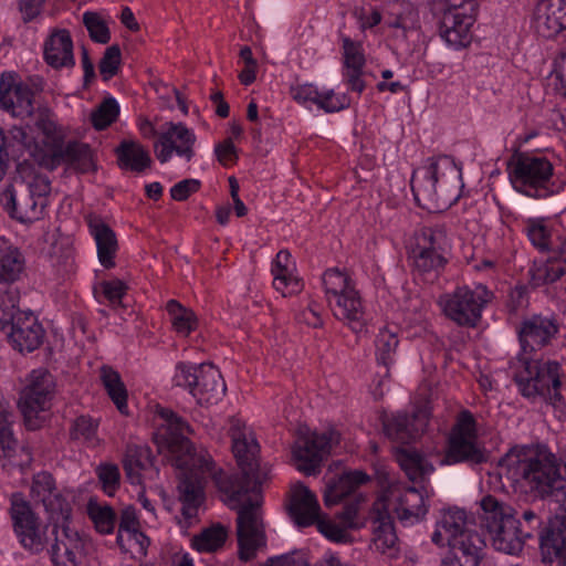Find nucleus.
Wrapping results in <instances>:
<instances>
[{
	"instance_id": "c85d7f7f",
	"label": "nucleus",
	"mask_w": 566,
	"mask_h": 566,
	"mask_svg": "<svg viewBox=\"0 0 566 566\" xmlns=\"http://www.w3.org/2000/svg\"><path fill=\"white\" fill-rule=\"evenodd\" d=\"M86 220L96 243L99 262L106 269L113 268L115 265L114 258L118 250L115 232L98 216L91 214Z\"/></svg>"
},
{
	"instance_id": "ddd939ff",
	"label": "nucleus",
	"mask_w": 566,
	"mask_h": 566,
	"mask_svg": "<svg viewBox=\"0 0 566 566\" xmlns=\"http://www.w3.org/2000/svg\"><path fill=\"white\" fill-rule=\"evenodd\" d=\"M491 296L492 293L483 284L473 287L460 286L452 293L440 296L439 304L444 315L458 325L474 327Z\"/></svg>"
},
{
	"instance_id": "aec40b11",
	"label": "nucleus",
	"mask_w": 566,
	"mask_h": 566,
	"mask_svg": "<svg viewBox=\"0 0 566 566\" xmlns=\"http://www.w3.org/2000/svg\"><path fill=\"white\" fill-rule=\"evenodd\" d=\"M378 504L381 509L395 511L397 517L403 523L418 522L428 512L422 493L415 486L400 483L390 485L386 501Z\"/></svg>"
},
{
	"instance_id": "a19ab883",
	"label": "nucleus",
	"mask_w": 566,
	"mask_h": 566,
	"mask_svg": "<svg viewBox=\"0 0 566 566\" xmlns=\"http://www.w3.org/2000/svg\"><path fill=\"white\" fill-rule=\"evenodd\" d=\"M398 461L408 479L412 482L422 481L424 476L433 471V467L419 453L409 450H402L398 454Z\"/></svg>"
},
{
	"instance_id": "2eb2a0df",
	"label": "nucleus",
	"mask_w": 566,
	"mask_h": 566,
	"mask_svg": "<svg viewBox=\"0 0 566 566\" xmlns=\"http://www.w3.org/2000/svg\"><path fill=\"white\" fill-rule=\"evenodd\" d=\"M476 12L475 0L452 3L444 10L440 23V35L449 46L459 50L471 43V29L476 20Z\"/></svg>"
},
{
	"instance_id": "680f3d73",
	"label": "nucleus",
	"mask_w": 566,
	"mask_h": 566,
	"mask_svg": "<svg viewBox=\"0 0 566 566\" xmlns=\"http://www.w3.org/2000/svg\"><path fill=\"white\" fill-rule=\"evenodd\" d=\"M101 289L104 297L113 306L122 304V298L126 294L127 285L118 279L104 281L101 283Z\"/></svg>"
},
{
	"instance_id": "bf43d9fd",
	"label": "nucleus",
	"mask_w": 566,
	"mask_h": 566,
	"mask_svg": "<svg viewBox=\"0 0 566 566\" xmlns=\"http://www.w3.org/2000/svg\"><path fill=\"white\" fill-rule=\"evenodd\" d=\"M120 65V49L112 45L106 49L99 62V72L104 81H108L118 72Z\"/></svg>"
},
{
	"instance_id": "0eeeda50",
	"label": "nucleus",
	"mask_w": 566,
	"mask_h": 566,
	"mask_svg": "<svg viewBox=\"0 0 566 566\" xmlns=\"http://www.w3.org/2000/svg\"><path fill=\"white\" fill-rule=\"evenodd\" d=\"M50 191L49 178L33 175L28 180H15L9 185L1 192L0 201L12 218L29 223L43 217Z\"/></svg>"
},
{
	"instance_id": "4d7b16f0",
	"label": "nucleus",
	"mask_w": 566,
	"mask_h": 566,
	"mask_svg": "<svg viewBox=\"0 0 566 566\" xmlns=\"http://www.w3.org/2000/svg\"><path fill=\"white\" fill-rule=\"evenodd\" d=\"M98 480L102 484L103 491L113 496L119 486V470L115 464H101L96 469Z\"/></svg>"
},
{
	"instance_id": "338daca9",
	"label": "nucleus",
	"mask_w": 566,
	"mask_h": 566,
	"mask_svg": "<svg viewBox=\"0 0 566 566\" xmlns=\"http://www.w3.org/2000/svg\"><path fill=\"white\" fill-rule=\"evenodd\" d=\"M200 187V181L197 179H184L170 189V196L174 200L184 201L191 193L196 192Z\"/></svg>"
},
{
	"instance_id": "9d476101",
	"label": "nucleus",
	"mask_w": 566,
	"mask_h": 566,
	"mask_svg": "<svg viewBox=\"0 0 566 566\" xmlns=\"http://www.w3.org/2000/svg\"><path fill=\"white\" fill-rule=\"evenodd\" d=\"M489 459L490 453L476 434L473 416L469 411L461 412L448 436L441 463H462L474 468L486 463Z\"/></svg>"
},
{
	"instance_id": "bb28decb",
	"label": "nucleus",
	"mask_w": 566,
	"mask_h": 566,
	"mask_svg": "<svg viewBox=\"0 0 566 566\" xmlns=\"http://www.w3.org/2000/svg\"><path fill=\"white\" fill-rule=\"evenodd\" d=\"M336 318L346 322L354 333H361L367 324L361 298L354 287L328 304Z\"/></svg>"
},
{
	"instance_id": "c03bdc74",
	"label": "nucleus",
	"mask_w": 566,
	"mask_h": 566,
	"mask_svg": "<svg viewBox=\"0 0 566 566\" xmlns=\"http://www.w3.org/2000/svg\"><path fill=\"white\" fill-rule=\"evenodd\" d=\"M35 126L45 136L48 148L45 153H51L64 139L62 128L56 124L55 117L49 108L39 111Z\"/></svg>"
},
{
	"instance_id": "774afa93",
	"label": "nucleus",
	"mask_w": 566,
	"mask_h": 566,
	"mask_svg": "<svg viewBox=\"0 0 566 566\" xmlns=\"http://www.w3.org/2000/svg\"><path fill=\"white\" fill-rule=\"evenodd\" d=\"M553 75L555 77V88L566 96V50L563 51L554 62Z\"/></svg>"
},
{
	"instance_id": "5fc2aeb1",
	"label": "nucleus",
	"mask_w": 566,
	"mask_h": 566,
	"mask_svg": "<svg viewBox=\"0 0 566 566\" xmlns=\"http://www.w3.org/2000/svg\"><path fill=\"white\" fill-rule=\"evenodd\" d=\"M83 23L86 27L93 41L105 44L109 41L111 34L107 25L96 12H85Z\"/></svg>"
},
{
	"instance_id": "e2e57ef3",
	"label": "nucleus",
	"mask_w": 566,
	"mask_h": 566,
	"mask_svg": "<svg viewBox=\"0 0 566 566\" xmlns=\"http://www.w3.org/2000/svg\"><path fill=\"white\" fill-rule=\"evenodd\" d=\"M391 28L401 29L403 33L416 30L419 27L418 12L412 6H407L405 11L397 14L396 18L388 22Z\"/></svg>"
},
{
	"instance_id": "a878e982",
	"label": "nucleus",
	"mask_w": 566,
	"mask_h": 566,
	"mask_svg": "<svg viewBox=\"0 0 566 566\" xmlns=\"http://www.w3.org/2000/svg\"><path fill=\"white\" fill-rule=\"evenodd\" d=\"M535 27L544 38L566 29V0H539L534 12Z\"/></svg>"
},
{
	"instance_id": "79ce46f5",
	"label": "nucleus",
	"mask_w": 566,
	"mask_h": 566,
	"mask_svg": "<svg viewBox=\"0 0 566 566\" xmlns=\"http://www.w3.org/2000/svg\"><path fill=\"white\" fill-rule=\"evenodd\" d=\"M167 313L170 316L174 328L181 335H189L197 327L195 313L184 307L176 300H170L166 304Z\"/></svg>"
},
{
	"instance_id": "f704fd0d",
	"label": "nucleus",
	"mask_w": 566,
	"mask_h": 566,
	"mask_svg": "<svg viewBox=\"0 0 566 566\" xmlns=\"http://www.w3.org/2000/svg\"><path fill=\"white\" fill-rule=\"evenodd\" d=\"M368 480L366 473L359 470L344 472L337 481L331 484L324 494V502L327 506L337 504L344 497L355 491L356 488Z\"/></svg>"
},
{
	"instance_id": "9b49d317",
	"label": "nucleus",
	"mask_w": 566,
	"mask_h": 566,
	"mask_svg": "<svg viewBox=\"0 0 566 566\" xmlns=\"http://www.w3.org/2000/svg\"><path fill=\"white\" fill-rule=\"evenodd\" d=\"M174 382L187 389L199 405L206 406L220 401L227 389L220 371L212 364L179 363Z\"/></svg>"
},
{
	"instance_id": "e433bc0d",
	"label": "nucleus",
	"mask_w": 566,
	"mask_h": 566,
	"mask_svg": "<svg viewBox=\"0 0 566 566\" xmlns=\"http://www.w3.org/2000/svg\"><path fill=\"white\" fill-rule=\"evenodd\" d=\"M24 269V258L18 248L0 240V283L15 282Z\"/></svg>"
},
{
	"instance_id": "6ab92c4d",
	"label": "nucleus",
	"mask_w": 566,
	"mask_h": 566,
	"mask_svg": "<svg viewBox=\"0 0 566 566\" xmlns=\"http://www.w3.org/2000/svg\"><path fill=\"white\" fill-rule=\"evenodd\" d=\"M158 139L154 144L157 159L165 164L170 160L172 154L190 161L195 156V133L181 123H166L157 134Z\"/></svg>"
},
{
	"instance_id": "864d4df0",
	"label": "nucleus",
	"mask_w": 566,
	"mask_h": 566,
	"mask_svg": "<svg viewBox=\"0 0 566 566\" xmlns=\"http://www.w3.org/2000/svg\"><path fill=\"white\" fill-rule=\"evenodd\" d=\"M19 294L18 291L14 289L7 290L1 296H0V310L2 312L0 316V324L1 326L8 324L15 317H18V314L25 313L24 311H21L19 308Z\"/></svg>"
},
{
	"instance_id": "4be33fe9",
	"label": "nucleus",
	"mask_w": 566,
	"mask_h": 566,
	"mask_svg": "<svg viewBox=\"0 0 566 566\" xmlns=\"http://www.w3.org/2000/svg\"><path fill=\"white\" fill-rule=\"evenodd\" d=\"M558 333V325L553 317L533 315L525 319L518 331L522 347L521 357L547 345Z\"/></svg>"
},
{
	"instance_id": "412c9836",
	"label": "nucleus",
	"mask_w": 566,
	"mask_h": 566,
	"mask_svg": "<svg viewBox=\"0 0 566 566\" xmlns=\"http://www.w3.org/2000/svg\"><path fill=\"white\" fill-rule=\"evenodd\" d=\"M12 347L20 353L33 352L43 342L44 329L32 312L18 314V317L1 326Z\"/></svg>"
},
{
	"instance_id": "0e129e2a",
	"label": "nucleus",
	"mask_w": 566,
	"mask_h": 566,
	"mask_svg": "<svg viewBox=\"0 0 566 566\" xmlns=\"http://www.w3.org/2000/svg\"><path fill=\"white\" fill-rule=\"evenodd\" d=\"M318 531L324 534L327 538L337 542L345 543L348 538L347 528L344 524L338 525L328 520H319L317 521Z\"/></svg>"
},
{
	"instance_id": "13d9d810",
	"label": "nucleus",
	"mask_w": 566,
	"mask_h": 566,
	"mask_svg": "<svg viewBox=\"0 0 566 566\" xmlns=\"http://www.w3.org/2000/svg\"><path fill=\"white\" fill-rule=\"evenodd\" d=\"M315 104L326 113H334L347 108L350 102L345 94L337 95L333 90H327L319 92Z\"/></svg>"
},
{
	"instance_id": "de8ad7c7",
	"label": "nucleus",
	"mask_w": 566,
	"mask_h": 566,
	"mask_svg": "<svg viewBox=\"0 0 566 566\" xmlns=\"http://www.w3.org/2000/svg\"><path fill=\"white\" fill-rule=\"evenodd\" d=\"M97 428V420L88 416H80L72 424L70 431L71 439L90 447H95L98 443Z\"/></svg>"
},
{
	"instance_id": "3c124183",
	"label": "nucleus",
	"mask_w": 566,
	"mask_h": 566,
	"mask_svg": "<svg viewBox=\"0 0 566 566\" xmlns=\"http://www.w3.org/2000/svg\"><path fill=\"white\" fill-rule=\"evenodd\" d=\"M524 232L531 243L541 251H546L551 245V232L543 220L528 219L524 224Z\"/></svg>"
},
{
	"instance_id": "20e7f679",
	"label": "nucleus",
	"mask_w": 566,
	"mask_h": 566,
	"mask_svg": "<svg viewBox=\"0 0 566 566\" xmlns=\"http://www.w3.org/2000/svg\"><path fill=\"white\" fill-rule=\"evenodd\" d=\"M431 541L439 547H449L441 566H478L481 560L484 541L463 510L442 511Z\"/></svg>"
},
{
	"instance_id": "b1692460",
	"label": "nucleus",
	"mask_w": 566,
	"mask_h": 566,
	"mask_svg": "<svg viewBox=\"0 0 566 566\" xmlns=\"http://www.w3.org/2000/svg\"><path fill=\"white\" fill-rule=\"evenodd\" d=\"M429 422V412L420 408L412 415L397 413L388 419L385 424L386 434L394 441L407 444L416 440L426 429Z\"/></svg>"
},
{
	"instance_id": "c756f323",
	"label": "nucleus",
	"mask_w": 566,
	"mask_h": 566,
	"mask_svg": "<svg viewBox=\"0 0 566 566\" xmlns=\"http://www.w3.org/2000/svg\"><path fill=\"white\" fill-rule=\"evenodd\" d=\"M289 511L291 517L300 527L317 524V521L321 520L316 496L304 485L294 489Z\"/></svg>"
},
{
	"instance_id": "2f4dec72",
	"label": "nucleus",
	"mask_w": 566,
	"mask_h": 566,
	"mask_svg": "<svg viewBox=\"0 0 566 566\" xmlns=\"http://www.w3.org/2000/svg\"><path fill=\"white\" fill-rule=\"evenodd\" d=\"M295 268L291 253L287 250L277 252L272 264L273 286L283 296L296 294L302 290V283L293 274Z\"/></svg>"
},
{
	"instance_id": "39448f33",
	"label": "nucleus",
	"mask_w": 566,
	"mask_h": 566,
	"mask_svg": "<svg viewBox=\"0 0 566 566\" xmlns=\"http://www.w3.org/2000/svg\"><path fill=\"white\" fill-rule=\"evenodd\" d=\"M507 174L513 189L533 199H547L562 190L554 180L553 164L544 156L516 154L507 163Z\"/></svg>"
},
{
	"instance_id": "cd10ccee",
	"label": "nucleus",
	"mask_w": 566,
	"mask_h": 566,
	"mask_svg": "<svg viewBox=\"0 0 566 566\" xmlns=\"http://www.w3.org/2000/svg\"><path fill=\"white\" fill-rule=\"evenodd\" d=\"M123 465L126 478L132 484H142L147 475L153 478V474L158 473L154 467L150 449L146 446H127Z\"/></svg>"
},
{
	"instance_id": "69168bd1",
	"label": "nucleus",
	"mask_w": 566,
	"mask_h": 566,
	"mask_svg": "<svg viewBox=\"0 0 566 566\" xmlns=\"http://www.w3.org/2000/svg\"><path fill=\"white\" fill-rule=\"evenodd\" d=\"M270 566H308L306 555L302 551L275 556L269 559Z\"/></svg>"
},
{
	"instance_id": "49530a36",
	"label": "nucleus",
	"mask_w": 566,
	"mask_h": 566,
	"mask_svg": "<svg viewBox=\"0 0 566 566\" xmlns=\"http://www.w3.org/2000/svg\"><path fill=\"white\" fill-rule=\"evenodd\" d=\"M13 424V412L6 405L0 403V447L6 457H12L18 448Z\"/></svg>"
},
{
	"instance_id": "052dcab7",
	"label": "nucleus",
	"mask_w": 566,
	"mask_h": 566,
	"mask_svg": "<svg viewBox=\"0 0 566 566\" xmlns=\"http://www.w3.org/2000/svg\"><path fill=\"white\" fill-rule=\"evenodd\" d=\"M32 143V138L24 128L14 126L8 132V135L3 137L0 144H2V147L17 148V151L22 153L24 149H31Z\"/></svg>"
},
{
	"instance_id": "f8f14e48",
	"label": "nucleus",
	"mask_w": 566,
	"mask_h": 566,
	"mask_svg": "<svg viewBox=\"0 0 566 566\" xmlns=\"http://www.w3.org/2000/svg\"><path fill=\"white\" fill-rule=\"evenodd\" d=\"M55 392L54 377L46 369L32 370L21 391L19 407L29 430L39 429L46 419Z\"/></svg>"
},
{
	"instance_id": "603ef678",
	"label": "nucleus",
	"mask_w": 566,
	"mask_h": 566,
	"mask_svg": "<svg viewBox=\"0 0 566 566\" xmlns=\"http://www.w3.org/2000/svg\"><path fill=\"white\" fill-rule=\"evenodd\" d=\"M119 532H127L142 548L149 545V538L139 531L136 510L133 506H127L122 511Z\"/></svg>"
},
{
	"instance_id": "6e6d98bb",
	"label": "nucleus",
	"mask_w": 566,
	"mask_h": 566,
	"mask_svg": "<svg viewBox=\"0 0 566 566\" xmlns=\"http://www.w3.org/2000/svg\"><path fill=\"white\" fill-rule=\"evenodd\" d=\"M343 67H364L365 55L360 42L353 41L348 36H342Z\"/></svg>"
},
{
	"instance_id": "dca6fc26",
	"label": "nucleus",
	"mask_w": 566,
	"mask_h": 566,
	"mask_svg": "<svg viewBox=\"0 0 566 566\" xmlns=\"http://www.w3.org/2000/svg\"><path fill=\"white\" fill-rule=\"evenodd\" d=\"M548 497L564 512L556 514L549 521L545 534L541 535L542 557L549 566H566V479Z\"/></svg>"
},
{
	"instance_id": "7ed1b4c3",
	"label": "nucleus",
	"mask_w": 566,
	"mask_h": 566,
	"mask_svg": "<svg viewBox=\"0 0 566 566\" xmlns=\"http://www.w3.org/2000/svg\"><path fill=\"white\" fill-rule=\"evenodd\" d=\"M501 470L514 482H524L541 497L564 483L556 458L545 449L514 447L501 460Z\"/></svg>"
},
{
	"instance_id": "423d86ee",
	"label": "nucleus",
	"mask_w": 566,
	"mask_h": 566,
	"mask_svg": "<svg viewBox=\"0 0 566 566\" xmlns=\"http://www.w3.org/2000/svg\"><path fill=\"white\" fill-rule=\"evenodd\" d=\"M481 509L492 546L507 555L520 554L531 532L525 531L520 518L515 517L514 509L492 495L482 499Z\"/></svg>"
},
{
	"instance_id": "473e14b6",
	"label": "nucleus",
	"mask_w": 566,
	"mask_h": 566,
	"mask_svg": "<svg viewBox=\"0 0 566 566\" xmlns=\"http://www.w3.org/2000/svg\"><path fill=\"white\" fill-rule=\"evenodd\" d=\"M30 495L35 502L42 503L48 512L63 511L65 500L57 491L53 476L48 472H40L33 476Z\"/></svg>"
},
{
	"instance_id": "a211bd4d",
	"label": "nucleus",
	"mask_w": 566,
	"mask_h": 566,
	"mask_svg": "<svg viewBox=\"0 0 566 566\" xmlns=\"http://www.w3.org/2000/svg\"><path fill=\"white\" fill-rule=\"evenodd\" d=\"M36 161L48 170H54L61 165H66L82 174L96 169L90 145L76 140L64 143L63 139L51 153L39 154Z\"/></svg>"
},
{
	"instance_id": "58836bf2",
	"label": "nucleus",
	"mask_w": 566,
	"mask_h": 566,
	"mask_svg": "<svg viewBox=\"0 0 566 566\" xmlns=\"http://www.w3.org/2000/svg\"><path fill=\"white\" fill-rule=\"evenodd\" d=\"M101 380L117 409L125 413L127 410V390L119 374L109 366L101 368Z\"/></svg>"
},
{
	"instance_id": "ea45409f",
	"label": "nucleus",
	"mask_w": 566,
	"mask_h": 566,
	"mask_svg": "<svg viewBox=\"0 0 566 566\" xmlns=\"http://www.w3.org/2000/svg\"><path fill=\"white\" fill-rule=\"evenodd\" d=\"M398 343L396 332L388 327L381 328L376 337V359L379 365L385 367V375L388 374L389 366L394 363Z\"/></svg>"
},
{
	"instance_id": "f257e3e1",
	"label": "nucleus",
	"mask_w": 566,
	"mask_h": 566,
	"mask_svg": "<svg viewBox=\"0 0 566 566\" xmlns=\"http://www.w3.org/2000/svg\"><path fill=\"white\" fill-rule=\"evenodd\" d=\"M163 428L154 436L160 453L168 452L174 464L182 471L178 484L181 515L186 527L197 521L198 509L203 501V482L210 476L217 488L228 496V502L238 511L237 535L239 556L242 560L254 557L259 547L265 545L261 515V486L269 478V470L258 462L259 444L253 433L239 418L229 420L232 451L241 469V476H229L217 470L207 452H197L187 434L190 426L172 410L160 409Z\"/></svg>"
},
{
	"instance_id": "1a4fd4ad",
	"label": "nucleus",
	"mask_w": 566,
	"mask_h": 566,
	"mask_svg": "<svg viewBox=\"0 0 566 566\" xmlns=\"http://www.w3.org/2000/svg\"><path fill=\"white\" fill-rule=\"evenodd\" d=\"M450 250L451 242L444 226L420 229L411 249L413 271L424 281L432 282L448 263Z\"/></svg>"
},
{
	"instance_id": "c9c22d12",
	"label": "nucleus",
	"mask_w": 566,
	"mask_h": 566,
	"mask_svg": "<svg viewBox=\"0 0 566 566\" xmlns=\"http://www.w3.org/2000/svg\"><path fill=\"white\" fill-rule=\"evenodd\" d=\"M375 511L376 515L373 521L374 544L377 551L386 553L396 545L398 537L388 511L381 509L378 503L375 505Z\"/></svg>"
},
{
	"instance_id": "4c0bfd02",
	"label": "nucleus",
	"mask_w": 566,
	"mask_h": 566,
	"mask_svg": "<svg viewBox=\"0 0 566 566\" xmlns=\"http://www.w3.org/2000/svg\"><path fill=\"white\" fill-rule=\"evenodd\" d=\"M566 274V242L560 245L544 264L538 266L535 272V279L545 284L554 283Z\"/></svg>"
},
{
	"instance_id": "7c9ffc66",
	"label": "nucleus",
	"mask_w": 566,
	"mask_h": 566,
	"mask_svg": "<svg viewBox=\"0 0 566 566\" xmlns=\"http://www.w3.org/2000/svg\"><path fill=\"white\" fill-rule=\"evenodd\" d=\"M44 60L54 69L75 65L73 41L69 31L63 29L51 33L44 43Z\"/></svg>"
},
{
	"instance_id": "5701e85b",
	"label": "nucleus",
	"mask_w": 566,
	"mask_h": 566,
	"mask_svg": "<svg viewBox=\"0 0 566 566\" xmlns=\"http://www.w3.org/2000/svg\"><path fill=\"white\" fill-rule=\"evenodd\" d=\"M0 105L13 116H30L33 113V92L23 83H17L10 73L0 77Z\"/></svg>"
},
{
	"instance_id": "6e6552de",
	"label": "nucleus",
	"mask_w": 566,
	"mask_h": 566,
	"mask_svg": "<svg viewBox=\"0 0 566 566\" xmlns=\"http://www.w3.org/2000/svg\"><path fill=\"white\" fill-rule=\"evenodd\" d=\"M524 371L516 375L515 380L521 394L527 398L542 397L547 400L559 416L566 415V403L559 391L560 365L557 361H542L530 357H521Z\"/></svg>"
},
{
	"instance_id": "72a5a7b5",
	"label": "nucleus",
	"mask_w": 566,
	"mask_h": 566,
	"mask_svg": "<svg viewBox=\"0 0 566 566\" xmlns=\"http://www.w3.org/2000/svg\"><path fill=\"white\" fill-rule=\"evenodd\" d=\"M118 165L122 169L142 172L150 166L148 151L133 140H123L116 148Z\"/></svg>"
},
{
	"instance_id": "f3484780",
	"label": "nucleus",
	"mask_w": 566,
	"mask_h": 566,
	"mask_svg": "<svg viewBox=\"0 0 566 566\" xmlns=\"http://www.w3.org/2000/svg\"><path fill=\"white\" fill-rule=\"evenodd\" d=\"M339 433L328 430L322 433L313 432L300 437L293 449L292 455L298 471L306 475H314L319 471L322 462L331 453L332 448L339 442Z\"/></svg>"
},
{
	"instance_id": "8fccbe9b",
	"label": "nucleus",
	"mask_w": 566,
	"mask_h": 566,
	"mask_svg": "<svg viewBox=\"0 0 566 566\" xmlns=\"http://www.w3.org/2000/svg\"><path fill=\"white\" fill-rule=\"evenodd\" d=\"M119 106L115 98H105L91 114L94 128L101 130L109 126L118 116Z\"/></svg>"
},
{
	"instance_id": "37998d69",
	"label": "nucleus",
	"mask_w": 566,
	"mask_h": 566,
	"mask_svg": "<svg viewBox=\"0 0 566 566\" xmlns=\"http://www.w3.org/2000/svg\"><path fill=\"white\" fill-rule=\"evenodd\" d=\"M227 537V528L221 524H213L193 537L192 546L199 552H216L223 546Z\"/></svg>"
},
{
	"instance_id": "a18cd8bd",
	"label": "nucleus",
	"mask_w": 566,
	"mask_h": 566,
	"mask_svg": "<svg viewBox=\"0 0 566 566\" xmlns=\"http://www.w3.org/2000/svg\"><path fill=\"white\" fill-rule=\"evenodd\" d=\"M322 283L328 304H332V301L355 287L350 279L338 269L325 271L322 276Z\"/></svg>"
},
{
	"instance_id": "393cba45",
	"label": "nucleus",
	"mask_w": 566,
	"mask_h": 566,
	"mask_svg": "<svg viewBox=\"0 0 566 566\" xmlns=\"http://www.w3.org/2000/svg\"><path fill=\"white\" fill-rule=\"evenodd\" d=\"M54 544L51 547V558L56 566H76L83 549V541L78 533L69 526L59 532L53 525Z\"/></svg>"
},
{
	"instance_id": "09e8293b",
	"label": "nucleus",
	"mask_w": 566,
	"mask_h": 566,
	"mask_svg": "<svg viewBox=\"0 0 566 566\" xmlns=\"http://www.w3.org/2000/svg\"><path fill=\"white\" fill-rule=\"evenodd\" d=\"M87 511L97 532L101 534H111L114 531L116 525V514L111 506L101 505L97 502L90 501Z\"/></svg>"
},
{
	"instance_id": "f03ea898",
	"label": "nucleus",
	"mask_w": 566,
	"mask_h": 566,
	"mask_svg": "<svg viewBox=\"0 0 566 566\" xmlns=\"http://www.w3.org/2000/svg\"><path fill=\"white\" fill-rule=\"evenodd\" d=\"M460 187L461 170L446 155L429 157L411 179L417 203L429 211H442L454 205L460 197Z\"/></svg>"
},
{
	"instance_id": "4468645a",
	"label": "nucleus",
	"mask_w": 566,
	"mask_h": 566,
	"mask_svg": "<svg viewBox=\"0 0 566 566\" xmlns=\"http://www.w3.org/2000/svg\"><path fill=\"white\" fill-rule=\"evenodd\" d=\"M9 513L20 544L33 553L43 551L49 542L48 526L42 525L22 493L11 494Z\"/></svg>"
}]
</instances>
